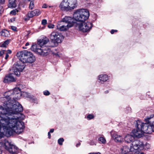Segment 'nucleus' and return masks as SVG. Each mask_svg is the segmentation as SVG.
<instances>
[{"label":"nucleus","mask_w":154,"mask_h":154,"mask_svg":"<svg viewBox=\"0 0 154 154\" xmlns=\"http://www.w3.org/2000/svg\"><path fill=\"white\" fill-rule=\"evenodd\" d=\"M5 96L2 98V100H6L4 103L5 107L0 106V118L1 117H10L15 119L16 121L23 120L25 116L20 112L23 111V107L17 100L21 96V90L19 87H16L5 93Z\"/></svg>","instance_id":"f257e3e1"},{"label":"nucleus","mask_w":154,"mask_h":154,"mask_svg":"<svg viewBox=\"0 0 154 154\" xmlns=\"http://www.w3.org/2000/svg\"><path fill=\"white\" fill-rule=\"evenodd\" d=\"M10 117H1L0 118V131H3L5 135L9 137L15 133H22L25 128L24 123L21 121H16Z\"/></svg>","instance_id":"f03ea898"},{"label":"nucleus","mask_w":154,"mask_h":154,"mask_svg":"<svg viewBox=\"0 0 154 154\" xmlns=\"http://www.w3.org/2000/svg\"><path fill=\"white\" fill-rule=\"evenodd\" d=\"M17 56L20 61L14 64L13 70L14 74L19 76L25 67L24 63H32L35 61V58L31 52L26 50L18 52Z\"/></svg>","instance_id":"7ed1b4c3"},{"label":"nucleus","mask_w":154,"mask_h":154,"mask_svg":"<svg viewBox=\"0 0 154 154\" xmlns=\"http://www.w3.org/2000/svg\"><path fill=\"white\" fill-rule=\"evenodd\" d=\"M89 12L87 9H77L74 12L73 15V18L70 16H66L63 18L62 22H65L69 27H71L76 24L75 21L84 22L88 18L89 16Z\"/></svg>","instance_id":"20e7f679"},{"label":"nucleus","mask_w":154,"mask_h":154,"mask_svg":"<svg viewBox=\"0 0 154 154\" xmlns=\"http://www.w3.org/2000/svg\"><path fill=\"white\" fill-rule=\"evenodd\" d=\"M145 122V123L142 122L140 120L135 122L134 123L136 129L133 130L131 133L134 138H140L144 133L150 134L154 132V126H153L152 123Z\"/></svg>","instance_id":"39448f33"},{"label":"nucleus","mask_w":154,"mask_h":154,"mask_svg":"<svg viewBox=\"0 0 154 154\" xmlns=\"http://www.w3.org/2000/svg\"><path fill=\"white\" fill-rule=\"evenodd\" d=\"M48 39H40L38 41V44L40 48L38 47L36 45H32L31 49L36 52L39 54L43 56H47L51 52L49 47H47L45 45L49 42Z\"/></svg>","instance_id":"423d86ee"},{"label":"nucleus","mask_w":154,"mask_h":154,"mask_svg":"<svg viewBox=\"0 0 154 154\" xmlns=\"http://www.w3.org/2000/svg\"><path fill=\"white\" fill-rule=\"evenodd\" d=\"M5 146V149L12 154H17L19 152L18 148L7 140H5L3 146Z\"/></svg>","instance_id":"0eeeda50"},{"label":"nucleus","mask_w":154,"mask_h":154,"mask_svg":"<svg viewBox=\"0 0 154 154\" xmlns=\"http://www.w3.org/2000/svg\"><path fill=\"white\" fill-rule=\"evenodd\" d=\"M49 37L51 41L54 43H60L64 38L62 34L56 30L53 31L50 35Z\"/></svg>","instance_id":"6e6552de"},{"label":"nucleus","mask_w":154,"mask_h":154,"mask_svg":"<svg viewBox=\"0 0 154 154\" xmlns=\"http://www.w3.org/2000/svg\"><path fill=\"white\" fill-rule=\"evenodd\" d=\"M77 26L79 30L83 32H89L91 29L93 24L90 22H82L77 24Z\"/></svg>","instance_id":"1a4fd4ad"},{"label":"nucleus","mask_w":154,"mask_h":154,"mask_svg":"<svg viewBox=\"0 0 154 154\" xmlns=\"http://www.w3.org/2000/svg\"><path fill=\"white\" fill-rule=\"evenodd\" d=\"M59 8L61 11H63L71 10L67 0H62L59 5Z\"/></svg>","instance_id":"9d476101"},{"label":"nucleus","mask_w":154,"mask_h":154,"mask_svg":"<svg viewBox=\"0 0 154 154\" xmlns=\"http://www.w3.org/2000/svg\"><path fill=\"white\" fill-rule=\"evenodd\" d=\"M16 81V79L13 76V74L11 73L5 75L3 82L5 83H9L15 82Z\"/></svg>","instance_id":"9b49d317"},{"label":"nucleus","mask_w":154,"mask_h":154,"mask_svg":"<svg viewBox=\"0 0 154 154\" xmlns=\"http://www.w3.org/2000/svg\"><path fill=\"white\" fill-rule=\"evenodd\" d=\"M110 134L112 137L115 139V141L121 142L122 140L123 139L122 137L117 134L115 131H112L110 132Z\"/></svg>","instance_id":"f8f14e48"},{"label":"nucleus","mask_w":154,"mask_h":154,"mask_svg":"<svg viewBox=\"0 0 154 154\" xmlns=\"http://www.w3.org/2000/svg\"><path fill=\"white\" fill-rule=\"evenodd\" d=\"M62 22H59L57 25V29L58 30L62 31L67 30L69 28L71 27H69L68 25H61Z\"/></svg>","instance_id":"ddd939ff"},{"label":"nucleus","mask_w":154,"mask_h":154,"mask_svg":"<svg viewBox=\"0 0 154 154\" xmlns=\"http://www.w3.org/2000/svg\"><path fill=\"white\" fill-rule=\"evenodd\" d=\"M69 5L70 10H73L77 6V0H67Z\"/></svg>","instance_id":"4468645a"},{"label":"nucleus","mask_w":154,"mask_h":154,"mask_svg":"<svg viewBox=\"0 0 154 154\" xmlns=\"http://www.w3.org/2000/svg\"><path fill=\"white\" fill-rule=\"evenodd\" d=\"M145 121L152 123L153 126H154V114L145 119Z\"/></svg>","instance_id":"2eb2a0df"},{"label":"nucleus","mask_w":154,"mask_h":154,"mask_svg":"<svg viewBox=\"0 0 154 154\" xmlns=\"http://www.w3.org/2000/svg\"><path fill=\"white\" fill-rule=\"evenodd\" d=\"M34 14V10L31 11H29L26 15V17L25 18V20H29L30 18H32L35 16Z\"/></svg>","instance_id":"dca6fc26"},{"label":"nucleus","mask_w":154,"mask_h":154,"mask_svg":"<svg viewBox=\"0 0 154 154\" xmlns=\"http://www.w3.org/2000/svg\"><path fill=\"white\" fill-rule=\"evenodd\" d=\"M16 0H9V3L8 6L10 8H14L16 7V4L15 2Z\"/></svg>","instance_id":"f3484780"},{"label":"nucleus","mask_w":154,"mask_h":154,"mask_svg":"<svg viewBox=\"0 0 154 154\" xmlns=\"http://www.w3.org/2000/svg\"><path fill=\"white\" fill-rule=\"evenodd\" d=\"M108 76L106 74H101L99 76V79L100 81L105 82L108 79Z\"/></svg>","instance_id":"a211bd4d"},{"label":"nucleus","mask_w":154,"mask_h":154,"mask_svg":"<svg viewBox=\"0 0 154 154\" xmlns=\"http://www.w3.org/2000/svg\"><path fill=\"white\" fill-rule=\"evenodd\" d=\"M2 36L5 37H8L10 35L9 32L6 29L2 30L1 32Z\"/></svg>","instance_id":"6ab92c4d"},{"label":"nucleus","mask_w":154,"mask_h":154,"mask_svg":"<svg viewBox=\"0 0 154 154\" xmlns=\"http://www.w3.org/2000/svg\"><path fill=\"white\" fill-rule=\"evenodd\" d=\"M4 134H5L4 133L3 131H0V139L2 138ZM5 139H3L2 140L4 141L3 142L0 141V144H1L3 146L4 143H5Z\"/></svg>","instance_id":"aec40b11"},{"label":"nucleus","mask_w":154,"mask_h":154,"mask_svg":"<svg viewBox=\"0 0 154 154\" xmlns=\"http://www.w3.org/2000/svg\"><path fill=\"white\" fill-rule=\"evenodd\" d=\"M10 41L9 40H7L4 42L1 46L2 47H5L9 44Z\"/></svg>","instance_id":"412c9836"},{"label":"nucleus","mask_w":154,"mask_h":154,"mask_svg":"<svg viewBox=\"0 0 154 154\" xmlns=\"http://www.w3.org/2000/svg\"><path fill=\"white\" fill-rule=\"evenodd\" d=\"M28 1L30 2L29 5V8L31 10H32L34 7V5L33 2V1H32L31 0H28Z\"/></svg>","instance_id":"4be33fe9"},{"label":"nucleus","mask_w":154,"mask_h":154,"mask_svg":"<svg viewBox=\"0 0 154 154\" xmlns=\"http://www.w3.org/2000/svg\"><path fill=\"white\" fill-rule=\"evenodd\" d=\"M99 141L101 142L102 143L105 144L106 143V140L103 137H100L99 138Z\"/></svg>","instance_id":"5701e85b"},{"label":"nucleus","mask_w":154,"mask_h":154,"mask_svg":"<svg viewBox=\"0 0 154 154\" xmlns=\"http://www.w3.org/2000/svg\"><path fill=\"white\" fill-rule=\"evenodd\" d=\"M34 15L35 16H38L41 13V11L38 9H35L34 10Z\"/></svg>","instance_id":"b1692460"},{"label":"nucleus","mask_w":154,"mask_h":154,"mask_svg":"<svg viewBox=\"0 0 154 154\" xmlns=\"http://www.w3.org/2000/svg\"><path fill=\"white\" fill-rule=\"evenodd\" d=\"M64 141V139L63 138H60L58 140V144L61 145L62 144V143Z\"/></svg>","instance_id":"393cba45"},{"label":"nucleus","mask_w":154,"mask_h":154,"mask_svg":"<svg viewBox=\"0 0 154 154\" xmlns=\"http://www.w3.org/2000/svg\"><path fill=\"white\" fill-rule=\"evenodd\" d=\"M18 11L17 9L13 10L11 11L10 13L11 14L13 15H15L16 14L17 12H18Z\"/></svg>","instance_id":"a878e982"},{"label":"nucleus","mask_w":154,"mask_h":154,"mask_svg":"<svg viewBox=\"0 0 154 154\" xmlns=\"http://www.w3.org/2000/svg\"><path fill=\"white\" fill-rule=\"evenodd\" d=\"M94 117V116L93 115L89 114L87 116V119L88 120H90L93 119Z\"/></svg>","instance_id":"bb28decb"},{"label":"nucleus","mask_w":154,"mask_h":154,"mask_svg":"<svg viewBox=\"0 0 154 154\" xmlns=\"http://www.w3.org/2000/svg\"><path fill=\"white\" fill-rule=\"evenodd\" d=\"M47 23V21L46 19H43L42 21V24L43 25H45Z\"/></svg>","instance_id":"cd10ccee"},{"label":"nucleus","mask_w":154,"mask_h":154,"mask_svg":"<svg viewBox=\"0 0 154 154\" xmlns=\"http://www.w3.org/2000/svg\"><path fill=\"white\" fill-rule=\"evenodd\" d=\"M44 94L45 95H48L50 94V92L48 91H45L43 92Z\"/></svg>","instance_id":"c85d7f7f"},{"label":"nucleus","mask_w":154,"mask_h":154,"mask_svg":"<svg viewBox=\"0 0 154 154\" xmlns=\"http://www.w3.org/2000/svg\"><path fill=\"white\" fill-rule=\"evenodd\" d=\"M54 25L53 24H50L48 25V27L50 29H52L54 28Z\"/></svg>","instance_id":"c756f323"},{"label":"nucleus","mask_w":154,"mask_h":154,"mask_svg":"<svg viewBox=\"0 0 154 154\" xmlns=\"http://www.w3.org/2000/svg\"><path fill=\"white\" fill-rule=\"evenodd\" d=\"M5 51L2 50L0 51V56H2L5 53Z\"/></svg>","instance_id":"7c9ffc66"},{"label":"nucleus","mask_w":154,"mask_h":154,"mask_svg":"<svg viewBox=\"0 0 154 154\" xmlns=\"http://www.w3.org/2000/svg\"><path fill=\"white\" fill-rule=\"evenodd\" d=\"M11 29L14 30V31H16L17 29V28L15 26H12L11 27Z\"/></svg>","instance_id":"2f4dec72"},{"label":"nucleus","mask_w":154,"mask_h":154,"mask_svg":"<svg viewBox=\"0 0 154 154\" xmlns=\"http://www.w3.org/2000/svg\"><path fill=\"white\" fill-rule=\"evenodd\" d=\"M54 55H55L56 57H60V55L58 53H53Z\"/></svg>","instance_id":"473e14b6"},{"label":"nucleus","mask_w":154,"mask_h":154,"mask_svg":"<svg viewBox=\"0 0 154 154\" xmlns=\"http://www.w3.org/2000/svg\"><path fill=\"white\" fill-rule=\"evenodd\" d=\"M117 31V30H114L112 29L110 31V33L112 34H113L115 32H116Z\"/></svg>","instance_id":"72a5a7b5"},{"label":"nucleus","mask_w":154,"mask_h":154,"mask_svg":"<svg viewBox=\"0 0 154 154\" xmlns=\"http://www.w3.org/2000/svg\"><path fill=\"white\" fill-rule=\"evenodd\" d=\"M42 7L43 8H46L47 7V5L45 4H43Z\"/></svg>","instance_id":"f704fd0d"},{"label":"nucleus","mask_w":154,"mask_h":154,"mask_svg":"<svg viewBox=\"0 0 154 154\" xmlns=\"http://www.w3.org/2000/svg\"><path fill=\"white\" fill-rule=\"evenodd\" d=\"M3 8L2 6H0V14H1L2 12V11Z\"/></svg>","instance_id":"c9c22d12"},{"label":"nucleus","mask_w":154,"mask_h":154,"mask_svg":"<svg viewBox=\"0 0 154 154\" xmlns=\"http://www.w3.org/2000/svg\"><path fill=\"white\" fill-rule=\"evenodd\" d=\"M9 56L8 54V53H6L5 59L6 60L8 58Z\"/></svg>","instance_id":"e433bc0d"},{"label":"nucleus","mask_w":154,"mask_h":154,"mask_svg":"<svg viewBox=\"0 0 154 154\" xmlns=\"http://www.w3.org/2000/svg\"><path fill=\"white\" fill-rule=\"evenodd\" d=\"M48 138L49 139H50L51 137V134H50V132H49L48 133Z\"/></svg>","instance_id":"4c0bfd02"},{"label":"nucleus","mask_w":154,"mask_h":154,"mask_svg":"<svg viewBox=\"0 0 154 154\" xmlns=\"http://www.w3.org/2000/svg\"><path fill=\"white\" fill-rule=\"evenodd\" d=\"M89 154H100V153L99 152H92L90 153Z\"/></svg>","instance_id":"58836bf2"},{"label":"nucleus","mask_w":154,"mask_h":154,"mask_svg":"<svg viewBox=\"0 0 154 154\" xmlns=\"http://www.w3.org/2000/svg\"><path fill=\"white\" fill-rule=\"evenodd\" d=\"M80 144H81V143L79 142L78 143H77L76 144V146L77 147H78L80 145Z\"/></svg>","instance_id":"ea45409f"},{"label":"nucleus","mask_w":154,"mask_h":154,"mask_svg":"<svg viewBox=\"0 0 154 154\" xmlns=\"http://www.w3.org/2000/svg\"><path fill=\"white\" fill-rule=\"evenodd\" d=\"M90 144V145H96L95 143L94 142H92V141H91V142Z\"/></svg>","instance_id":"a19ab883"},{"label":"nucleus","mask_w":154,"mask_h":154,"mask_svg":"<svg viewBox=\"0 0 154 154\" xmlns=\"http://www.w3.org/2000/svg\"><path fill=\"white\" fill-rule=\"evenodd\" d=\"M11 50H8L7 53H8V54H11Z\"/></svg>","instance_id":"79ce46f5"},{"label":"nucleus","mask_w":154,"mask_h":154,"mask_svg":"<svg viewBox=\"0 0 154 154\" xmlns=\"http://www.w3.org/2000/svg\"><path fill=\"white\" fill-rule=\"evenodd\" d=\"M54 129H51L49 132L50 133H53L54 132Z\"/></svg>","instance_id":"37998d69"},{"label":"nucleus","mask_w":154,"mask_h":154,"mask_svg":"<svg viewBox=\"0 0 154 154\" xmlns=\"http://www.w3.org/2000/svg\"><path fill=\"white\" fill-rule=\"evenodd\" d=\"M4 2L3 0H0V4L3 3Z\"/></svg>","instance_id":"c03bdc74"},{"label":"nucleus","mask_w":154,"mask_h":154,"mask_svg":"<svg viewBox=\"0 0 154 154\" xmlns=\"http://www.w3.org/2000/svg\"><path fill=\"white\" fill-rule=\"evenodd\" d=\"M29 43L28 42H27L26 44H25V46H27L28 45H29Z\"/></svg>","instance_id":"a18cd8bd"},{"label":"nucleus","mask_w":154,"mask_h":154,"mask_svg":"<svg viewBox=\"0 0 154 154\" xmlns=\"http://www.w3.org/2000/svg\"><path fill=\"white\" fill-rule=\"evenodd\" d=\"M2 150H1L0 149V154H2Z\"/></svg>","instance_id":"49530a36"},{"label":"nucleus","mask_w":154,"mask_h":154,"mask_svg":"<svg viewBox=\"0 0 154 154\" xmlns=\"http://www.w3.org/2000/svg\"><path fill=\"white\" fill-rule=\"evenodd\" d=\"M1 69H0V72L1 71Z\"/></svg>","instance_id":"de8ad7c7"},{"label":"nucleus","mask_w":154,"mask_h":154,"mask_svg":"<svg viewBox=\"0 0 154 154\" xmlns=\"http://www.w3.org/2000/svg\"><path fill=\"white\" fill-rule=\"evenodd\" d=\"M23 48H25L24 47H23Z\"/></svg>","instance_id":"09e8293b"}]
</instances>
